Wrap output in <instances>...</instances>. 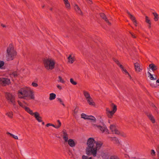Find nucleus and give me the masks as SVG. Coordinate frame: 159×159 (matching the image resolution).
<instances>
[{"mask_svg":"<svg viewBox=\"0 0 159 159\" xmlns=\"http://www.w3.org/2000/svg\"><path fill=\"white\" fill-rule=\"evenodd\" d=\"M78 112V109L77 108H75L74 111V113L76 114Z\"/></svg>","mask_w":159,"mask_h":159,"instance_id":"45","label":"nucleus"},{"mask_svg":"<svg viewBox=\"0 0 159 159\" xmlns=\"http://www.w3.org/2000/svg\"><path fill=\"white\" fill-rule=\"evenodd\" d=\"M6 115L10 118H12L13 116V114L12 111L7 112L6 114Z\"/></svg>","mask_w":159,"mask_h":159,"instance_id":"31","label":"nucleus"},{"mask_svg":"<svg viewBox=\"0 0 159 159\" xmlns=\"http://www.w3.org/2000/svg\"><path fill=\"white\" fill-rule=\"evenodd\" d=\"M5 97L8 102L12 104L14 107H16V101L15 96L10 93H6Z\"/></svg>","mask_w":159,"mask_h":159,"instance_id":"7","label":"nucleus"},{"mask_svg":"<svg viewBox=\"0 0 159 159\" xmlns=\"http://www.w3.org/2000/svg\"><path fill=\"white\" fill-rule=\"evenodd\" d=\"M132 36L133 38H136L135 36L133 34H132Z\"/></svg>","mask_w":159,"mask_h":159,"instance_id":"52","label":"nucleus"},{"mask_svg":"<svg viewBox=\"0 0 159 159\" xmlns=\"http://www.w3.org/2000/svg\"><path fill=\"white\" fill-rule=\"evenodd\" d=\"M148 28L149 29H150L151 27V23H150V24H148Z\"/></svg>","mask_w":159,"mask_h":159,"instance_id":"49","label":"nucleus"},{"mask_svg":"<svg viewBox=\"0 0 159 159\" xmlns=\"http://www.w3.org/2000/svg\"><path fill=\"white\" fill-rule=\"evenodd\" d=\"M93 126L94 127H97L99 129L102 133L106 134L109 133L108 130L104 124V125H103V126L98 125L95 124L93 125Z\"/></svg>","mask_w":159,"mask_h":159,"instance_id":"9","label":"nucleus"},{"mask_svg":"<svg viewBox=\"0 0 159 159\" xmlns=\"http://www.w3.org/2000/svg\"><path fill=\"white\" fill-rule=\"evenodd\" d=\"M151 154L152 156L155 155V152L154 150L152 149L151 150Z\"/></svg>","mask_w":159,"mask_h":159,"instance_id":"42","label":"nucleus"},{"mask_svg":"<svg viewBox=\"0 0 159 159\" xmlns=\"http://www.w3.org/2000/svg\"><path fill=\"white\" fill-rule=\"evenodd\" d=\"M51 123H48L47 124V125H46V126L47 127H49V126H51Z\"/></svg>","mask_w":159,"mask_h":159,"instance_id":"48","label":"nucleus"},{"mask_svg":"<svg viewBox=\"0 0 159 159\" xmlns=\"http://www.w3.org/2000/svg\"><path fill=\"white\" fill-rule=\"evenodd\" d=\"M110 129L111 131L112 134H119V131L118 130L114 125H111L110 127Z\"/></svg>","mask_w":159,"mask_h":159,"instance_id":"13","label":"nucleus"},{"mask_svg":"<svg viewBox=\"0 0 159 159\" xmlns=\"http://www.w3.org/2000/svg\"><path fill=\"white\" fill-rule=\"evenodd\" d=\"M74 8L75 11L79 14L81 15H83V13L81 10L80 7L78 6L77 4H75L74 6Z\"/></svg>","mask_w":159,"mask_h":159,"instance_id":"21","label":"nucleus"},{"mask_svg":"<svg viewBox=\"0 0 159 159\" xmlns=\"http://www.w3.org/2000/svg\"><path fill=\"white\" fill-rule=\"evenodd\" d=\"M114 61L116 62V63L118 65V66L120 67V68L121 69L122 72L124 73H125L126 75H128V76L129 77V78L131 79V77L130 75V74H129V73L128 72V71H127V70L124 68L123 66L121 65L119 61L116 59H115L114 60Z\"/></svg>","mask_w":159,"mask_h":159,"instance_id":"10","label":"nucleus"},{"mask_svg":"<svg viewBox=\"0 0 159 159\" xmlns=\"http://www.w3.org/2000/svg\"><path fill=\"white\" fill-rule=\"evenodd\" d=\"M64 3L65 4V6L66 8L68 9L70 8V5L69 2H68V0H63Z\"/></svg>","mask_w":159,"mask_h":159,"instance_id":"27","label":"nucleus"},{"mask_svg":"<svg viewBox=\"0 0 159 159\" xmlns=\"http://www.w3.org/2000/svg\"><path fill=\"white\" fill-rule=\"evenodd\" d=\"M2 25V26L3 27H5V25Z\"/></svg>","mask_w":159,"mask_h":159,"instance_id":"54","label":"nucleus"},{"mask_svg":"<svg viewBox=\"0 0 159 159\" xmlns=\"http://www.w3.org/2000/svg\"><path fill=\"white\" fill-rule=\"evenodd\" d=\"M70 82L73 84L74 85H75L77 84V83L72 78H71L70 79Z\"/></svg>","mask_w":159,"mask_h":159,"instance_id":"39","label":"nucleus"},{"mask_svg":"<svg viewBox=\"0 0 159 159\" xmlns=\"http://www.w3.org/2000/svg\"><path fill=\"white\" fill-rule=\"evenodd\" d=\"M145 21L148 24H150V23H151V21L150 19H149V17L147 16H145Z\"/></svg>","mask_w":159,"mask_h":159,"instance_id":"38","label":"nucleus"},{"mask_svg":"<svg viewBox=\"0 0 159 159\" xmlns=\"http://www.w3.org/2000/svg\"><path fill=\"white\" fill-rule=\"evenodd\" d=\"M156 84H159V80H157L156 81Z\"/></svg>","mask_w":159,"mask_h":159,"instance_id":"51","label":"nucleus"},{"mask_svg":"<svg viewBox=\"0 0 159 159\" xmlns=\"http://www.w3.org/2000/svg\"><path fill=\"white\" fill-rule=\"evenodd\" d=\"M88 116V115H87L84 113H82L81 115V117L84 119H87Z\"/></svg>","mask_w":159,"mask_h":159,"instance_id":"37","label":"nucleus"},{"mask_svg":"<svg viewBox=\"0 0 159 159\" xmlns=\"http://www.w3.org/2000/svg\"><path fill=\"white\" fill-rule=\"evenodd\" d=\"M31 85L33 86L34 87H37L38 86V84L34 82L32 83Z\"/></svg>","mask_w":159,"mask_h":159,"instance_id":"43","label":"nucleus"},{"mask_svg":"<svg viewBox=\"0 0 159 159\" xmlns=\"http://www.w3.org/2000/svg\"><path fill=\"white\" fill-rule=\"evenodd\" d=\"M17 52L12 44H9L7 47L6 54V57L7 61L14 59L17 55Z\"/></svg>","mask_w":159,"mask_h":159,"instance_id":"3","label":"nucleus"},{"mask_svg":"<svg viewBox=\"0 0 159 159\" xmlns=\"http://www.w3.org/2000/svg\"><path fill=\"white\" fill-rule=\"evenodd\" d=\"M18 102V104L21 107H22L24 108H25V107H26L24 104L23 103H22V102H21L20 101H17Z\"/></svg>","mask_w":159,"mask_h":159,"instance_id":"35","label":"nucleus"},{"mask_svg":"<svg viewBox=\"0 0 159 159\" xmlns=\"http://www.w3.org/2000/svg\"><path fill=\"white\" fill-rule=\"evenodd\" d=\"M45 68L47 70H52L55 67V61L52 58H48L43 60Z\"/></svg>","mask_w":159,"mask_h":159,"instance_id":"4","label":"nucleus"},{"mask_svg":"<svg viewBox=\"0 0 159 159\" xmlns=\"http://www.w3.org/2000/svg\"><path fill=\"white\" fill-rule=\"evenodd\" d=\"M111 140L114 143L119 146L120 144V143L118 139L116 137H111Z\"/></svg>","mask_w":159,"mask_h":159,"instance_id":"18","label":"nucleus"},{"mask_svg":"<svg viewBox=\"0 0 159 159\" xmlns=\"http://www.w3.org/2000/svg\"><path fill=\"white\" fill-rule=\"evenodd\" d=\"M157 159H159V150L157 152Z\"/></svg>","mask_w":159,"mask_h":159,"instance_id":"50","label":"nucleus"},{"mask_svg":"<svg viewBox=\"0 0 159 159\" xmlns=\"http://www.w3.org/2000/svg\"><path fill=\"white\" fill-rule=\"evenodd\" d=\"M58 79V80H57V81L58 82L61 83L62 84H64L65 83V81L61 76H59Z\"/></svg>","mask_w":159,"mask_h":159,"instance_id":"30","label":"nucleus"},{"mask_svg":"<svg viewBox=\"0 0 159 159\" xmlns=\"http://www.w3.org/2000/svg\"><path fill=\"white\" fill-rule=\"evenodd\" d=\"M68 62L70 64L73 63L75 60V55L73 53L70 54L68 57Z\"/></svg>","mask_w":159,"mask_h":159,"instance_id":"11","label":"nucleus"},{"mask_svg":"<svg viewBox=\"0 0 159 159\" xmlns=\"http://www.w3.org/2000/svg\"><path fill=\"white\" fill-rule=\"evenodd\" d=\"M18 97L20 99L29 100L34 99V92L29 87H25L20 88L17 93Z\"/></svg>","mask_w":159,"mask_h":159,"instance_id":"2","label":"nucleus"},{"mask_svg":"<svg viewBox=\"0 0 159 159\" xmlns=\"http://www.w3.org/2000/svg\"><path fill=\"white\" fill-rule=\"evenodd\" d=\"M83 94L89 105L93 106H95V102L91 97L90 94L88 92L85 90H83Z\"/></svg>","mask_w":159,"mask_h":159,"instance_id":"6","label":"nucleus"},{"mask_svg":"<svg viewBox=\"0 0 159 159\" xmlns=\"http://www.w3.org/2000/svg\"><path fill=\"white\" fill-rule=\"evenodd\" d=\"M148 67L149 69H151L153 71L158 69L157 66L153 63L150 64L149 65Z\"/></svg>","mask_w":159,"mask_h":159,"instance_id":"20","label":"nucleus"},{"mask_svg":"<svg viewBox=\"0 0 159 159\" xmlns=\"http://www.w3.org/2000/svg\"><path fill=\"white\" fill-rule=\"evenodd\" d=\"M11 83L10 80L7 78H0V86H5L9 85Z\"/></svg>","mask_w":159,"mask_h":159,"instance_id":"8","label":"nucleus"},{"mask_svg":"<svg viewBox=\"0 0 159 159\" xmlns=\"http://www.w3.org/2000/svg\"><path fill=\"white\" fill-rule=\"evenodd\" d=\"M42 124L43 125H44V122H43L42 123Z\"/></svg>","mask_w":159,"mask_h":159,"instance_id":"53","label":"nucleus"},{"mask_svg":"<svg viewBox=\"0 0 159 159\" xmlns=\"http://www.w3.org/2000/svg\"><path fill=\"white\" fill-rule=\"evenodd\" d=\"M82 159H92L91 157H89L87 156L83 155L82 157Z\"/></svg>","mask_w":159,"mask_h":159,"instance_id":"40","label":"nucleus"},{"mask_svg":"<svg viewBox=\"0 0 159 159\" xmlns=\"http://www.w3.org/2000/svg\"><path fill=\"white\" fill-rule=\"evenodd\" d=\"M148 116L149 119L151 120V122L153 123H155V120L154 117L151 114H149L148 115Z\"/></svg>","mask_w":159,"mask_h":159,"instance_id":"25","label":"nucleus"},{"mask_svg":"<svg viewBox=\"0 0 159 159\" xmlns=\"http://www.w3.org/2000/svg\"><path fill=\"white\" fill-rule=\"evenodd\" d=\"M58 101L60 104H62L64 107H65V105L64 103L63 102L62 100L60 98H57Z\"/></svg>","mask_w":159,"mask_h":159,"instance_id":"36","label":"nucleus"},{"mask_svg":"<svg viewBox=\"0 0 159 159\" xmlns=\"http://www.w3.org/2000/svg\"><path fill=\"white\" fill-rule=\"evenodd\" d=\"M57 122H58V124L57 125L55 126L53 124H51V126H53V127H54L56 129H58V128H59L61 125V123L59 120H57Z\"/></svg>","mask_w":159,"mask_h":159,"instance_id":"26","label":"nucleus"},{"mask_svg":"<svg viewBox=\"0 0 159 159\" xmlns=\"http://www.w3.org/2000/svg\"><path fill=\"white\" fill-rule=\"evenodd\" d=\"M25 111L32 116H34V113L29 107H25L24 108Z\"/></svg>","mask_w":159,"mask_h":159,"instance_id":"23","label":"nucleus"},{"mask_svg":"<svg viewBox=\"0 0 159 159\" xmlns=\"http://www.w3.org/2000/svg\"><path fill=\"white\" fill-rule=\"evenodd\" d=\"M152 13L154 16V21H158L159 18L158 15L156 12H152Z\"/></svg>","mask_w":159,"mask_h":159,"instance_id":"24","label":"nucleus"},{"mask_svg":"<svg viewBox=\"0 0 159 159\" xmlns=\"http://www.w3.org/2000/svg\"><path fill=\"white\" fill-rule=\"evenodd\" d=\"M100 16L102 19L104 20L109 25H111V23L109 22L105 15L103 13H100Z\"/></svg>","mask_w":159,"mask_h":159,"instance_id":"17","label":"nucleus"},{"mask_svg":"<svg viewBox=\"0 0 159 159\" xmlns=\"http://www.w3.org/2000/svg\"><path fill=\"white\" fill-rule=\"evenodd\" d=\"M102 144V142H96L93 138H89L87 142V146L85 149L86 154L88 156H96L98 151L100 149Z\"/></svg>","mask_w":159,"mask_h":159,"instance_id":"1","label":"nucleus"},{"mask_svg":"<svg viewBox=\"0 0 159 159\" xmlns=\"http://www.w3.org/2000/svg\"><path fill=\"white\" fill-rule=\"evenodd\" d=\"M117 135H120L121 136H123V137H125L126 136V134H124L123 133L120 132L119 131V134H116Z\"/></svg>","mask_w":159,"mask_h":159,"instance_id":"41","label":"nucleus"},{"mask_svg":"<svg viewBox=\"0 0 159 159\" xmlns=\"http://www.w3.org/2000/svg\"><path fill=\"white\" fill-rule=\"evenodd\" d=\"M134 67L136 71L139 72L142 70L140 67V65L138 63H136L134 64Z\"/></svg>","mask_w":159,"mask_h":159,"instance_id":"22","label":"nucleus"},{"mask_svg":"<svg viewBox=\"0 0 159 159\" xmlns=\"http://www.w3.org/2000/svg\"><path fill=\"white\" fill-rule=\"evenodd\" d=\"M57 88L58 89H60V90H61V89H62V87H61V86H60V85H57Z\"/></svg>","mask_w":159,"mask_h":159,"instance_id":"47","label":"nucleus"},{"mask_svg":"<svg viewBox=\"0 0 159 159\" xmlns=\"http://www.w3.org/2000/svg\"><path fill=\"white\" fill-rule=\"evenodd\" d=\"M127 13L129 15V16L130 19L132 20L134 24V25L136 26H137V23L135 20V18L134 16L131 14L128 11H127Z\"/></svg>","mask_w":159,"mask_h":159,"instance_id":"15","label":"nucleus"},{"mask_svg":"<svg viewBox=\"0 0 159 159\" xmlns=\"http://www.w3.org/2000/svg\"><path fill=\"white\" fill-rule=\"evenodd\" d=\"M87 2L89 4H91L92 3V2L91 0H86Z\"/></svg>","mask_w":159,"mask_h":159,"instance_id":"46","label":"nucleus"},{"mask_svg":"<svg viewBox=\"0 0 159 159\" xmlns=\"http://www.w3.org/2000/svg\"><path fill=\"white\" fill-rule=\"evenodd\" d=\"M87 119L92 120L93 121V122H96V119L95 118L94 116H88Z\"/></svg>","mask_w":159,"mask_h":159,"instance_id":"29","label":"nucleus"},{"mask_svg":"<svg viewBox=\"0 0 159 159\" xmlns=\"http://www.w3.org/2000/svg\"><path fill=\"white\" fill-rule=\"evenodd\" d=\"M148 76L149 77V78L151 80H154L156 79V78H154L152 75L149 72H148Z\"/></svg>","mask_w":159,"mask_h":159,"instance_id":"32","label":"nucleus"},{"mask_svg":"<svg viewBox=\"0 0 159 159\" xmlns=\"http://www.w3.org/2000/svg\"><path fill=\"white\" fill-rule=\"evenodd\" d=\"M24 103L25 104H26V102H25L24 101Z\"/></svg>","mask_w":159,"mask_h":159,"instance_id":"55","label":"nucleus"},{"mask_svg":"<svg viewBox=\"0 0 159 159\" xmlns=\"http://www.w3.org/2000/svg\"><path fill=\"white\" fill-rule=\"evenodd\" d=\"M110 159H119L118 157L116 156H111Z\"/></svg>","mask_w":159,"mask_h":159,"instance_id":"44","label":"nucleus"},{"mask_svg":"<svg viewBox=\"0 0 159 159\" xmlns=\"http://www.w3.org/2000/svg\"><path fill=\"white\" fill-rule=\"evenodd\" d=\"M7 134L10 135L13 138H14L16 139H18V137L16 135H15L9 132H7Z\"/></svg>","mask_w":159,"mask_h":159,"instance_id":"33","label":"nucleus"},{"mask_svg":"<svg viewBox=\"0 0 159 159\" xmlns=\"http://www.w3.org/2000/svg\"><path fill=\"white\" fill-rule=\"evenodd\" d=\"M56 95L54 93H51L50 94L49 99L50 100H53L56 98Z\"/></svg>","mask_w":159,"mask_h":159,"instance_id":"28","label":"nucleus"},{"mask_svg":"<svg viewBox=\"0 0 159 159\" xmlns=\"http://www.w3.org/2000/svg\"><path fill=\"white\" fill-rule=\"evenodd\" d=\"M63 135V138L65 142H67L68 139V134L67 133L66 130H63L62 131Z\"/></svg>","mask_w":159,"mask_h":159,"instance_id":"19","label":"nucleus"},{"mask_svg":"<svg viewBox=\"0 0 159 159\" xmlns=\"http://www.w3.org/2000/svg\"><path fill=\"white\" fill-rule=\"evenodd\" d=\"M68 145L71 147H74L76 145V143L73 139H70L67 141Z\"/></svg>","mask_w":159,"mask_h":159,"instance_id":"16","label":"nucleus"},{"mask_svg":"<svg viewBox=\"0 0 159 159\" xmlns=\"http://www.w3.org/2000/svg\"><path fill=\"white\" fill-rule=\"evenodd\" d=\"M111 110L108 107L106 108V113L108 118H112L117 110V106L115 104H112L111 105Z\"/></svg>","mask_w":159,"mask_h":159,"instance_id":"5","label":"nucleus"},{"mask_svg":"<svg viewBox=\"0 0 159 159\" xmlns=\"http://www.w3.org/2000/svg\"><path fill=\"white\" fill-rule=\"evenodd\" d=\"M5 63L3 61L0 60V69H3Z\"/></svg>","mask_w":159,"mask_h":159,"instance_id":"34","label":"nucleus"},{"mask_svg":"<svg viewBox=\"0 0 159 159\" xmlns=\"http://www.w3.org/2000/svg\"><path fill=\"white\" fill-rule=\"evenodd\" d=\"M130 146L129 143L127 142H125L122 145V148L126 152L130 148Z\"/></svg>","mask_w":159,"mask_h":159,"instance_id":"12","label":"nucleus"},{"mask_svg":"<svg viewBox=\"0 0 159 159\" xmlns=\"http://www.w3.org/2000/svg\"><path fill=\"white\" fill-rule=\"evenodd\" d=\"M34 116L36 119L39 122H42V118L40 116L39 114L37 112L34 113Z\"/></svg>","mask_w":159,"mask_h":159,"instance_id":"14","label":"nucleus"}]
</instances>
